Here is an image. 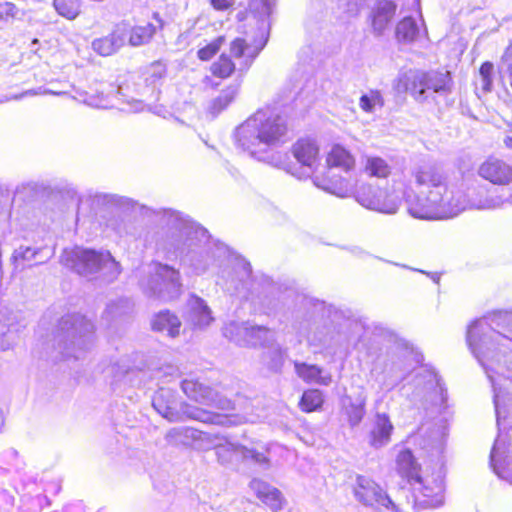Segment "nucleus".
I'll list each match as a JSON object with an SVG mask.
<instances>
[{
    "instance_id": "30",
    "label": "nucleus",
    "mask_w": 512,
    "mask_h": 512,
    "mask_svg": "<svg viewBox=\"0 0 512 512\" xmlns=\"http://www.w3.org/2000/svg\"><path fill=\"white\" fill-rule=\"evenodd\" d=\"M296 374L307 383H316L322 386H328L332 382L330 374L322 375V369L317 365L294 362Z\"/></svg>"
},
{
    "instance_id": "2",
    "label": "nucleus",
    "mask_w": 512,
    "mask_h": 512,
    "mask_svg": "<svg viewBox=\"0 0 512 512\" xmlns=\"http://www.w3.org/2000/svg\"><path fill=\"white\" fill-rule=\"evenodd\" d=\"M166 228L169 251L180 257L195 273H204L212 265L210 250L207 248L208 231L181 213L173 210L154 212Z\"/></svg>"
},
{
    "instance_id": "48",
    "label": "nucleus",
    "mask_w": 512,
    "mask_h": 512,
    "mask_svg": "<svg viewBox=\"0 0 512 512\" xmlns=\"http://www.w3.org/2000/svg\"><path fill=\"white\" fill-rule=\"evenodd\" d=\"M494 65L491 62H484L479 69L481 87L483 91L490 92L493 84Z\"/></svg>"
},
{
    "instance_id": "62",
    "label": "nucleus",
    "mask_w": 512,
    "mask_h": 512,
    "mask_svg": "<svg viewBox=\"0 0 512 512\" xmlns=\"http://www.w3.org/2000/svg\"><path fill=\"white\" fill-rule=\"evenodd\" d=\"M36 44H38V39H34V40L32 41V45H36Z\"/></svg>"
},
{
    "instance_id": "49",
    "label": "nucleus",
    "mask_w": 512,
    "mask_h": 512,
    "mask_svg": "<svg viewBox=\"0 0 512 512\" xmlns=\"http://www.w3.org/2000/svg\"><path fill=\"white\" fill-rule=\"evenodd\" d=\"M207 248H211L210 257L212 264L216 261L226 258L229 255L228 247L221 242H211L210 236L208 235V242L206 243Z\"/></svg>"
},
{
    "instance_id": "44",
    "label": "nucleus",
    "mask_w": 512,
    "mask_h": 512,
    "mask_svg": "<svg viewBox=\"0 0 512 512\" xmlns=\"http://www.w3.org/2000/svg\"><path fill=\"white\" fill-rule=\"evenodd\" d=\"M359 106L365 112L372 113L376 107L382 108L384 106V98L380 91L371 90L360 97Z\"/></svg>"
},
{
    "instance_id": "24",
    "label": "nucleus",
    "mask_w": 512,
    "mask_h": 512,
    "mask_svg": "<svg viewBox=\"0 0 512 512\" xmlns=\"http://www.w3.org/2000/svg\"><path fill=\"white\" fill-rule=\"evenodd\" d=\"M367 396L361 392L355 398L345 395L341 400L342 413L351 428L359 426L366 414Z\"/></svg>"
},
{
    "instance_id": "1",
    "label": "nucleus",
    "mask_w": 512,
    "mask_h": 512,
    "mask_svg": "<svg viewBox=\"0 0 512 512\" xmlns=\"http://www.w3.org/2000/svg\"><path fill=\"white\" fill-rule=\"evenodd\" d=\"M411 194L404 192V198L411 216L418 219H447L460 214L467 208L495 209L504 203L512 205V192L507 198L486 196L469 199L463 190L449 185L443 171L432 163H421L411 170Z\"/></svg>"
},
{
    "instance_id": "3",
    "label": "nucleus",
    "mask_w": 512,
    "mask_h": 512,
    "mask_svg": "<svg viewBox=\"0 0 512 512\" xmlns=\"http://www.w3.org/2000/svg\"><path fill=\"white\" fill-rule=\"evenodd\" d=\"M466 341L491 382L494 392L493 402L499 423L501 418H506V414L501 406L500 394L491 371L496 368L500 369L502 366L508 371H512V340L492 329L485 319H478L468 327Z\"/></svg>"
},
{
    "instance_id": "32",
    "label": "nucleus",
    "mask_w": 512,
    "mask_h": 512,
    "mask_svg": "<svg viewBox=\"0 0 512 512\" xmlns=\"http://www.w3.org/2000/svg\"><path fill=\"white\" fill-rule=\"evenodd\" d=\"M241 83V79H236L226 89L222 90L220 95L211 102L209 106V112L213 117H216L219 113L226 109L228 105L235 99L240 90Z\"/></svg>"
},
{
    "instance_id": "60",
    "label": "nucleus",
    "mask_w": 512,
    "mask_h": 512,
    "mask_svg": "<svg viewBox=\"0 0 512 512\" xmlns=\"http://www.w3.org/2000/svg\"><path fill=\"white\" fill-rule=\"evenodd\" d=\"M504 143L508 148L512 149V129L505 136Z\"/></svg>"
},
{
    "instance_id": "26",
    "label": "nucleus",
    "mask_w": 512,
    "mask_h": 512,
    "mask_svg": "<svg viewBox=\"0 0 512 512\" xmlns=\"http://www.w3.org/2000/svg\"><path fill=\"white\" fill-rule=\"evenodd\" d=\"M315 186L338 197H347L352 191L349 180L343 177L328 175L325 177L316 176L313 179Z\"/></svg>"
},
{
    "instance_id": "12",
    "label": "nucleus",
    "mask_w": 512,
    "mask_h": 512,
    "mask_svg": "<svg viewBox=\"0 0 512 512\" xmlns=\"http://www.w3.org/2000/svg\"><path fill=\"white\" fill-rule=\"evenodd\" d=\"M414 385L412 400L421 399L424 401L425 409H428L426 404L430 403L435 412H440L446 401L447 393L438 375L434 371L425 369L415 376Z\"/></svg>"
},
{
    "instance_id": "27",
    "label": "nucleus",
    "mask_w": 512,
    "mask_h": 512,
    "mask_svg": "<svg viewBox=\"0 0 512 512\" xmlns=\"http://www.w3.org/2000/svg\"><path fill=\"white\" fill-rule=\"evenodd\" d=\"M229 451L239 452L240 457L243 460H252L254 463L260 465L261 467H269L270 461L264 453L230 442L217 446V454L220 458L223 457V453Z\"/></svg>"
},
{
    "instance_id": "37",
    "label": "nucleus",
    "mask_w": 512,
    "mask_h": 512,
    "mask_svg": "<svg viewBox=\"0 0 512 512\" xmlns=\"http://www.w3.org/2000/svg\"><path fill=\"white\" fill-rule=\"evenodd\" d=\"M396 37L401 42H412L420 33L416 20L412 17L403 18L396 26Z\"/></svg>"
},
{
    "instance_id": "13",
    "label": "nucleus",
    "mask_w": 512,
    "mask_h": 512,
    "mask_svg": "<svg viewBox=\"0 0 512 512\" xmlns=\"http://www.w3.org/2000/svg\"><path fill=\"white\" fill-rule=\"evenodd\" d=\"M356 201L363 207L385 214H395L400 198L368 183L360 184L354 193Z\"/></svg>"
},
{
    "instance_id": "57",
    "label": "nucleus",
    "mask_w": 512,
    "mask_h": 512,
    "mask_svg": "<svg viewBox=\"0 0 512 512\" xmlns=\"http://www.w3.org/2000/svg\"><path fill=\"white\" fill-rule=\"evenodd\" d=\"M210 3L214 9L224 11L233 5L234 0H210Z\"/></svg>"
},
{
    "instance_id": "45",
    "label": "nucleus",
    "mask_w": 512,
    "mask_h": 512,
    "mask_svg": "<svg viewBox=\"0 0 512 512\" xmlns=\"http://www.w3.org/2000/svg\"><path fill=\"white\" fill-rule=\"evenodd\" d=\"M275 5L276 0H250L249 2L250 10L257 14L258 17L261 18L262 22L265 18L270 17Z\"/></svg>"
},
{
    "instance_id": "54",
    "label": "nucleus",
    "mask_w": 512,
    "mask_h": 512,
    "mask_svg": "<svg viewBox=\"0 0 512 512\" xmlns=\"http://www.w3.org/2000/svg\"><path fill=\"white\" fill-rule=\"evenodd\" d=\"M255 509V504L249 501L236 500L229 505L227 512H254Z\"/></svg>"
},
{
    "instance_id": "29",
    "label": "nucleus",
    "mask_w": 512,
    "mask_h": 512,
    "mask_svg": "<svg viewBox=\"0 0 512 512\" xmlns=\"http://www.w3.org/2000/svg\"><path fill=\"white\" fill-rule=\"evenodd\" d=\"M328 165V173L330 174L333 168H339L345 172L352 170L355 167V159L353 155L343 146L334 145L327 155L326 159Z\"/></svg>"
},
{
    "instance_id": "42",
    "label": "nucleus",
    "mask_w": 512,
    "mask_h": 512,
    "mask_svg": "<svg viewBox=\"0 0 512 512\" xmlns=\"http://www.w3.org/2000/svg\"><path fill=\"white\" fill-rule=\"evenodd\" d=\"M237 70L236 64L232 61L231 57L222 53L217 61L211 66V72L214 76L220 78H228Z\"/></svg>"
},
{
    "instance_id": "43",
    "label": "nucleus",
    "mask_w": 512,
    "mask_h": 512,
    "mask_svg": "<svg viewBox=\"0 0 512 512\" xmlns=\"http://www.w3.org/2000/svg\"><path fill=\"white\" fill-rule=\"evenodd\" d=\"M53 6L59 15L72 20L75 19L81 10L80 0H54Z\"/></svg>"
},
{
    "instance_id": "8",
    "label": "nucleus",
    "mask_w": 512,
    "mask_h": 512,
    "mask_svg": "<svg viewBox=\"0 0 512 512\" xmlns=\"http://www.w3.org/2000/svg\"><path fill=\"white\" fill-rule=\"evenodd\" d=\"M396 463L399 474L406 478L412 489L422 496L423 499L417 497L420 505L426 508H437L443 504L444 480L440 473L436 476L422 477L419 473L420 467L410 450L401 451Z\"/></svg>"
},
{
    "instance_id": "19",
    "label": "nucleus",
    "mask_w": 512,
    "mask_h": 512,
    "mask_svg": "<svg viewBox=\"0 0 512 512\" xmlns=\"http://www.w3.org/2000/svg\"><path fill=\"white\" fill-rule=\"evenodd\" d=\"M55 254V247H24L20 246L12 254V262L15 268L23 270L26 266L32 267L49 261Z\"/></svg>"
},
{
    "instance_id": "7",
    "label": "nucleus",
    "mask_w": 512,
    "mask_h": 512,
    "mask_svg": "<svg viewBox=\"0 0 512 512\" xmlns=\"http://www.w3.org/2000/svg\"><path fill=\"white\" fill-rule=\"evenodd\" d=\"M152 406L163 418L170 422L180 421L181 414L202 423L226 427L236 426L247 420L243 416L215 413L184 402L179 404L175 392L167 388H160L154 394Z\"/></svg>"
},
{
    "instance_id": "11",
    "label": "nucleus",
    "mask_w": 512,
    "mask_h": 512,
    "mask_svg": "<svg viewBox=\"0 0 512 512\" xmlns=\"http://www.w3.org/2000/svg\"><path fill=\"white\" fill-rule=\"evenodd\" d=\"M165 441L173 447L193 448L196 450L207 451L222 445L218 441L223 439L219 434L203 432L189 426H179L169 429L165 436Z\"/></svg>"
},
{
    "instance_id": "10",
    "label": "nucleus",
    "mask_w": 512,
    "mask_h": 512,
    "mask_svg": "<svg viewBox=\"0 0 512 512\" xmlns=\"http://www.w3.org/2000/svg\"><path fill=\"white\" fill-rule=\"evenodd\" d=\"M140 286L150 298L174 300L182 291L180 272L169 265L156 263L150 268L147 277L140 281Z\"/></svg>"
},
{
    "instance_id": "20",
    "label": "nucleus",
    "mask_w": 512,
    "mask_h": 512,
    "mask_svg": "<svg viewBox=\"0 0 512 512\" xmlns=\"http://www.w3.org/2000/svg\"><path fill=\"white\" fill-rule=\"evenodd\" d=\"M479 175L495 185H509L512 183V166L507 162L489 157L478 170Z\"/></svg>"
},
{
    "instance_id": "50",
    "label": "nucleus",
    "mask_w": 512,
    "mask_h": 512,
    "mask_svg": "<svg viewBox=\"0 0 512 512\" xmlns=\"http://www.w3.org/2000/svg\"><path fill=\"white\" fill-rule=\"evenodd\" d=\"M366 2L367 0H339L340 6L349 16H357Z\"/></svg>"
},
{
    "instance_id": "34",
    "label": "nucleus",
    "mask_w": 512,
    "mask_h": 512,
    "mask_svg": "<svg viewBox=\"0 0 512 512\" xmlns=\"http://www.w3.org/2000/svg\"><path fill=\"white\" fill-rule=\"evenodd\" d=\"M19 328L18 325L9 322V319H6V315L3 310L0 309V349L7 350L9 349L16 340V334L18 333Z\"/></svg>"
},
{
    "instance_id": "46",
    "label": "nucleus",
    "mask_w": 512,
    "mask_h": 512,
    "mask_svg": "<svg viewBox=\"0 0 512 512\" xmlns=\"http://www.w3.org/2000/svg\"><path fill=\"white\" fill-rule=\"evenodd\" d=\"M130 308V301L128 299H119L109 303L104 313L107 319H114L126 314Z\"/></svg>"
},
{
    "instance_id": "16",
    "label": "nucleus",
    "mask_w": 512,
    "mask_h": 512,
    "mask_svg": "<svg viewBox=\"0 0 512 512\" xmlns=\"http://www.w3.org/2000/svg\"><path fill=\"white\" fill-rule=\"evenodd\" d=\"M292 152L300 167L296 170L290 167L287 171L298 179L309 177L319 161V147L316 142L312 139H300L293 145Z\"/></svg>"
},
{
    "instance_id": "40",
    "label": "nucleus",
    "mask_w": 512,
    "mask_h": 512,
    "mask_svg": "<svg viewBox=\"0 0 512 512\" xmlns=\"http://www.w3.org/2000/svg\"><path fill=\"white\" fill-rule=\"evenodd\" d=\"M324 397L318 389L306 390L300 399L299 406L302 411L310 413L320 409L323 405Z\"/></svg>"
},
{
    "instance_id": "39",
    "label": "nucleus",
    "mask_w": 512,
    "mask_h": 512,
    "mask_svg": "<svg viewBox=\"0 0 512 512\" xmlns=\"http://www.w3.org/2000/svg\"><path fill=\"white\" fill-rule=\"evenodd\" d=\"M490 461L495 473L512 484V457L507 455L503 459L497 460V450L494 446L490 454Z\"/></svg>"
},
{
    "instance_id": "5",
    "label": "nucleus",
    "mask_w": 512,
    "mask_h": 512,
    "mask_svg": "<svg viewBox=\"0 0 512 512\" xmlns=\"http://www.w3.org/2000/svg\"><path fill=\"white\" fill-rule=\"evenodd\" d=\"M60 262L88 280H99L103 283L115 281L121 273L120 264L109 251L76 246L64 249Z\"/></svg>"
},
{
    "instance_id": "4",
    "label": "nucleus",
    "mask_w": 512,
    "mask_h": 512,
    "mask_svg": "<svg viewBox=\"0 0 512 512\" xmlns=\"http://www.w3.org/2000/svg\"><path fill=\"white\" fill-rule=\"evenodd\" d=\"M287 135V123L275 109L266 107L257 110L235 131L238 147L251 156L266 160L263 153L269 148L284 143Z\"/></svg>"
},
{
    "instance_id": "18",
    "label": "nucleus",
    "mask_w": 512,
    "mask_h": 512,
    "mask_svg": "<svg viewBox=\"0 0 512 512\" xmlns=\"http://www.w3.org/2000/svg\"><path fill=\"white\" fill-rule=\"evenodd\" d=\"M397 5L391 0H377L372 6L368 21L372 33L376 36H382L390 27L396 14Z\"/></svg>"
},
{
    "instance_id": "22",
    "label": "nucleus",
    "mask_w": 512,
    "mask_h": 512,
    "mask_svg": "<svg viewBox=\"0 0 512 512\" xmlns=\"http://www.w3.org/2000/svg\"><path fill=\"white\" fill-rule=\"evenodd\" d=\"M128 33L126 25H118L110 34L94 39L92 49L101 56H110L125 45Z\"/></svg>"
},
{
    "instance_id": "15",
    "label": "nucleus",
    "mask_w": 512,
    "mask_h": 512,
    "mask_svg": "<svg viewBox=\"0 0 512 512\" xmlns=\"http://www.w3.org/2000/svg\"><path fill=\"white\" fill-rule=\"evenodd\" d=\"M268 41V34L264 37V32L261 33V39L255 40L253 44H248L245 39L237 37L231 41L229 45V56L240 60L237 72L239 74L237 79H241L243 75L250 69L254 60L265 47Z\"/></svg>"
},
{
    "instance_id": "58",
    "label": "nucleus",
    "mask_w": 512,
    "mask_h": 512,
    "mask_svg": "<svg viewBox=\"0 0 512 512\" xmlns=\"http://www.w3.org/2000/svg\"><path fill=\"white\" fill-rule=\"evenodd\" d=\"M215 450L217 451V449H216V448H215ZM216 455H218V454L216 453ZM232 455H235V456H237V457H240L239 452L229 451V452L223 453V457H221V458H220L219 456H217V458H218V461H219L220 463H222V464H226V463H228V462H230V461H231V457H232Z\"/></svg>"
},
{
    "instance_id": "31",
    "label": "nucleus",
    "mask_w": 512,
    "mask_h": 512,
    "mask_svg": "<svg viewBox=\"0 0 512 512\" xmlns=\"http://www.w3.org/2000/svg\"><path fill=\"white\" fill-rule=\"evenodd\" d=\"M180 326L179 318L168 310L159 312L152 321L153 330L167 332V335L172 338L179 335Z\"/></svg>"
},
{
    "instance_id": "14",
    "label": "nucleus",
    "mask_w": 512,
    "mask_h": 512,
    "mask_svg": "<svg viewBox=\"0 0 512 512\" xmlns=\"http://www.w3.org/2000/svg\"><path fill=\"white\" fill-rule=\"evenodd\" d=\"M181 388L188 398L202 405L214 406L223 411L234 409L230 399L219 395L210 386L197 380L185 379L181 382Z\"/></svg>"
},
{
    "instance_id": "23",
    "label": "nucleus",
    "mask_w": 512,
    "mask_h": 512,
    "mask_svg": "<svg viewBox=\"0 0 512 512\" xmlns=\"http://www.w3.org/2000/svg\"><path fill=\"white\" fill-rule=\"evenodd\" d=\"M186 319L194 327L198 328H204L214 320L207 303L194 294L190 295L187 300Z\"/></svg>"
},
{
    "instance_id": "28",
    "label": "nucleus",
    "mask_w": 512,
    "mask_h": 512,
    "mask_svg": "<svg viewBox=\"0 0 512 512\" xmlns=\"http://www.w3.org/2000/svg\"><path fill=\"white\" fill-rule=\"evenodd\" d=\"M375 380L380 384L382 389L392 390L404 379V372L400 368L399 363L386 362L381 373L377 369L373 371Z\"/></svg>"
},
{
    "instance_id": "21",
    "label": "nucleus",
    "mask_w": 512,
    "mask_h": 512,
    "mask_svg": "<svg viewBox=\"0 0 512 512\" xmlns=\"http://www.w3.org/2000/svg\"><path fill=\"white\" fill-rule=\"evenodd\" d=\"M394 426L386 413L377 412L372 427L367 434L368 444L374 449H380L391 442Z\"/></svg>"
},
{
    "instance_id": "55",
    "label": "nucleus",
    "mask_w": 512,
    "mask_h": 512,
    "mask_svg": "<svg viewBox=\"0 0 512 512\" xmlns=\"http://www.w3.org/2000/svg\"><path fill=\"white\" fill-rule=\"evenodd\" d=\"M237 267L239 269H241V271H242L241 280H243L244 277H246V278L250 277V275L252 273V267L248 261H246L243 258H238L237 259Z\"/></svg>"
},
{
    "instance_id": "9",
    "label": "nucleus",
    "mask_w": 512,
    "mask_h": 512,
    "mask_svg": "<svg viewBox=\"0 0 512 512\" xmlns=\"http://www.w3.org/2000/svg\"><path fill=\"white\" fill-rule=\"evenodd\" d=\"M405 91L418 103L439 105L447 102L454 82L449 71H416L405 76Z\"/></svg>"
},
{
    "instance_id": "6",
    "label": "nucleus",
    "mask_w": 512,
    "mask_h": 512,
    "mask_svg": "<svg viewBox=\"0 0 512 512\" xmlns=\"http://www.w3.org/2000/svg\"><path fill=\"white\" fill-rule=\"evenodd\" d=\"M94 340V325L81 314L63 316L54 335L55 360L80 359Z\"/></svg>"
},
{
    "instance_id": "25",
    "label": "nucleus",
    "mask_w": 512,
    "mask_h": 512,
    "mask_svg": "<svg viewBox=\"0 0 512 512\" xmlns=\"http://www.w3.org/2000/svg\"><path fill=\"white\" fill-rule=\"evenodd\" d=\"M249 487L265 505L270 507L272 511L277 512L282 509L283 498L278 489L260 479L251 480Z\"/></svg>"
},
{
    "instance_id": "17",
    "label": "nucleus",
    "mask_w": 512,
    "mask_h": 512,
    "mask_svg": "<svg viewBox=\"0 0 512 512\" xmlns=\"http://www.w3.org/2000/svg\"><path fill=\"white\" fill-rule=\"evenodd\" d=\"M356 499L365 506L393 508L394 503L372 479L358 476L354 487Z\"/></svg>"
},
{
    "instance_id": "52",
    "label": "nucleus",
    "mask_w": 512,
    "mask_h": 512,
    "mask_svg": "<svg viewBox=\"0 0 512 512\" xmlns=\"http://www.w3.org/2000/svg\"><path fill=\"white\" fill-rule=\"evenodd\" d=\"M499 72L503 75H512V42L506 48L504 54L501 57L499 64Z\"/></svg>"
},
{
    "instance_id": "56",
    "label": "nucleus",
    "mask_w": 512,
    "mask_h": 512,
    "mask_svg": "<svg viewBox=\"0 0 512 512\" xmlns=\"http://www.w3.org/2000/svg\"><path fill=\"white\" fill-rule=\"evenodd\" d=\"M47 93H53V92L50 90H46V89L43 90L42 88L30 89V90H27V91L19 94V95H14L12 97V99L18 100V99H22L25 96H34V95L47 94Z\"/></svg>"
},
{
    "instance_id": "33",
    "label": "nucleus",
    "mask_w": 512,
    "mask_h": 512,
    "mask_svg": "<svg viewBox=\"0 0 512 512\" xmlns=\"http://www.w3.org/2000/svg\"><path fill=\"white\" fill-rule=\"evenodd\" d=\"M363 171L369 177L387 178L392 172V166L379 156H365L362 160Z\"/></svg>"
},
{
    "instance_id": "53",
    "label": "nucleus",
    "mask_w": 512,
    "mask_h": 512,
    "mask_svg": "<svg viewBox=\"0 0 512 512\" xmlns=\"http://www.w3.org/2000/svg\"><path fill=\"white\" fill-rule=\"evenodd\" d=\"M19 12L15 4L11 2L0 3V21L14 19Z\"/></svg>"
},
{
    "instance_id": "59",
    "label": "nucleus",
    "mask_w": 512,
    "mask_h": 512,
    "mask_svg": "<svg viewBox=\"0 0 512 512\" xmlns=\"http://www.w3.org/2000/svg\"><path fill=\"white\" fill-rule=\"evenodd\" d=\"M443 434L437 431L436 433V450L438 453L443 451Z\"/></svg>"
},
{
    "instance_id": "35",
    "label": "nucleus",
    "mask_w": 512,
    "mask_h": 512,
    "mask_svg": "<svg viewBox=\"0 0 512 512\" xmlns=\"http://www.w3.org/2000/svg\"><path fill=\"white\" fill-rule=\"evenodd\" d=\"M261 361L268 370L278 373L284 364V351L279 345H271L262 353Z\"/></svg>"
},
{
    "instance_id": "47",
    "label": "nucleus",
    "mask_w": 512,
    "mask_h": 512,
    "mask_svg": "<svg viewBox=\"0 0 512 512\" xmlns=\"http://www.w3.org/2000/svg\"><path fill=\"white\" fill-rule=\"evenodd\" d=\"M225 38L223 36L217 37L211 43L198 50V58L202 61L210 60L222 47Z\"/></svg>"
},
{
    "instance_id": "41",
    "label": "nucleus",
    "mask_w": 512,
    "mask_h": 512,
    "mask_svg": "<svg viewBox=\"0 0 512 512\" xmlns=\"http://www.w3.org/2000/svg\"><path fill=\"white\" fill-rule=\"evenodd\" d=\"M249 327L250 322H237V321H231L222 329L223 335L225 338L229 339L230 341L234 342L238 345V338L239 339H245L247 338V335L249 333Z\"/></svg>"
},
{
    "instance_id": "61",
    "label": "nucleus",
    "mask_w": 512,
    "mask_h": 512,
    "mask_svg": "<svg viewBox=\"0 0 512 512\" xmlns=\"http://www.w3.org/2000/svg\"><path fill=\"white\" fill-rule=\"evenodd\" d=\"M87 103L91 106H94V107H104L105 105L103 104V101L102 99H99V100H89L87 101Z\"/></svg>"
},
{
    "instance_id": "38",
    "label": "nucleus",
    "mask_w": 512,
    "mask_h": 512,
    "mask_svg": "<svg viewBox=\"0 0 512 512\" xmlns=\"http://www.w3.org/2000/svg\"><path fill=\"white\" fill-rule=\"evenodd\" d=\"M128 41L131 46H141L148 43L156 32L153 24L148 23L144 26H136L132 29L128 28Z\"/></svg>"
},
{
    "instance_id": "36",
    "label": "nucleus",
    "mask_w": 512,
    "mask_h": 512,
    "mask_svg": "<svg viewBox=\"0 0 512 512\" xmlns=\"http://www.w3.org/2000/svg\"><path fill=\"white\" fill-rule=\"evenodd\" d=\"M270 334V330L265 326L250 323L247 338H238V345L243 347L263 345L268 341Z\"/></svg>"
},
{
    "instance_id": "51",
    "label": "nucleus",
    "mask_w": 512,
    "mask_h": 512,
    "mask_svg": "<svg viewBox=\"0 0 512 512\" xmlns=\"http://www.w3.org/2000/svg\"><path fill=\"white\" fill-rule=\"evenodd\" d=\"M103 201L106 203H111L119 208L124 210L134 209L136 203L129 198L121 197L117 195H103L101 196Z\"/></svg>"
}]
</instances>
